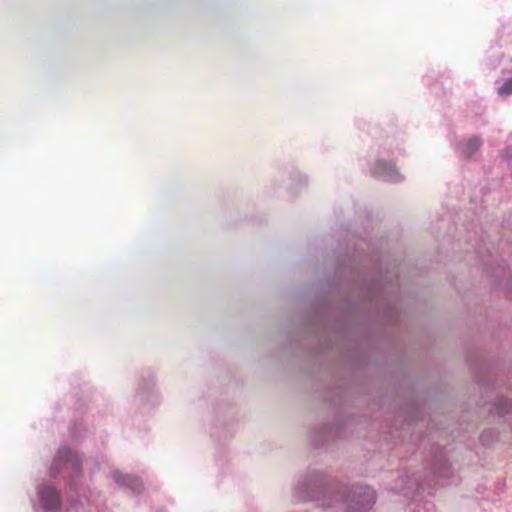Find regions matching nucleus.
<instances>
[{"label": "nucleus", "mask_w": 512, "mask_h": 512, "mask_svg": "<svg viewBox=\"0 0 512 512\" xmlns=\"http://www.w3.org/2000/svg\"><path fill=\"white\" fill-rule=\"evenodd\" d=\"M481 145V139L478 137H473L466 142L465 147L463 148V154L467 158H470L475 152H477L480 149Z\"/></svg>", "instance_id": "4"}, {"label": "nucleus", "mask_w": 512, "mask_h": 512, "mask_svg": "<svg viewBox=\"0 0 512 512\" xmlns=\"http://www.w3.org/2000/svg\"><path fill=\"white\" fill-rule=\"evenodd\" d=\"M116 480L119 483H121L122 485L129 486L134 490L138 489L141 486L139 479L131 477L129 475H123V476L118 475Z\"/></svg>", "instance_id": "5"}, {"label": "nucleus", "mask_w": 512, "mask_h": 512, "mask_svg": "<svg viewBox=\"0 0 512 512\" xmlns=\"http://www.w3.org/2000/svg\"><path fill=\"white\" fill-rule=\"evenodd\" d=\"M57 462H63L64 466L77 470L80 467V460L69 448H61L57 454Z\"/></svg>", "instance_id": "3"}, {"label": "nucleus", "mask_w": 512, "mask_h": 512, "mask_svg": "<svg viewBox=\"0 0 512 512\" xmlns=\"http://www.w3.org/2000/svg\"><path fill=\"white\" fill-rule=\"evenodd\" d=\"M498 93L500 95L512 94V77L509 80H507L501 87H499Z\"/></svg>", "instance_id": "6"}, {"label": "nucleus", "mask_w": 512, "mask_h": 512, "mask_svg": "<svg viewBox=\"0 0 512 512\" xmlns=\"http://www.w3.org/2000/svg\"><path fill=\"white\" fill-rule=\"evenodd\" d=\"M373 175L379 178L394 179L397 177V171L393 163L379 160L374 165Z\"/></svg>", "instance_id": "2"}, {"label": "nucleus", "mask_w": 512, "mask_h": 512, "mask_svg": "<svg viewBox=\"0 0 512 512\" xmlns=\"http://www.w3.org/2000/svg\"><path fill=\"white\" fill-rule=\"evenodd\" d=\"M43 508L47 511H55L59 508L60 497L58 492L52 487H44L39 492Z\"/></svg>", "instance_id": "1"}]
</instances>
